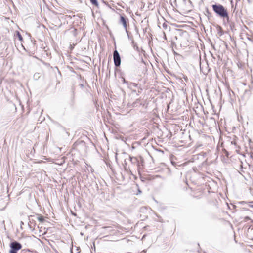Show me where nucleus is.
<instances>
[{
    "instance_id": "nucleus-1",
    "label": "nucleus",
    "mask_w": 253,
    "mask_h": 253,
    "mask_svg": "<svg viewBox=\"0 0 253 253\" xmlns=\"http://www.w3.org/2000/svg\"><path fill=\"white\" fill-rule=\"evenodd\" d=\"M212 8L213 11L220 17L223 18L225 17L227 20H229V17L228 14V12L222 5L220 4H214L212 5Z\"/></svg>"
},
{
    "instance_id": "nucleus-2",
    "label": "nucleus",
    "mask_w": 253,
    "mask_h": 253,
    "mask_svg": "<svg viewBox=\"0 0 253 253\" xmlns=\"http://www.w3.org/2000/svg\"><path fill=\"white\" fill-rule=\"evenodd\" d=\"M113 60L115 66H120L121 64V58L119 52L116 50H115L113 52Z\"/></svg>"
},
{
    "instance_id": "nucleus-3",
    "label": "nucleus",
    "mask_w": 253,
    "mask_h": 253,
    "mask_svg": "<svg viewBox=\"0 0 253 253\" xmlns=\"http://www.w3.org/2000/svg\"><path fill=\"white\" fill-rule=\"evenodd\" d=\"M10 248L11 249L18 251L21 249L22 245L19 243L14 241L10 244Z\"/></svg>"
},
{
    "instance_id": "nucleus-4",
    "label": "nucleus",
    "mask_w": 253,
    "mask_h": 253,
    "mask_svg": "<svg viewBox=\"0 0 253 253\" xmlns=\"http://www.w3.org/2000/svg\"><path fill=\"white\" fill-rule=\"evenodd\" d=\"M121 22L122 23L124 27L126 29V21L125 17L121 16Z\"/></svg>"
},
{
    "instance_id": "nucleus-5",
    "label": "nucleus",
    "mask_w": 253,
    "mask_h": 253,
    "mask_svg": "<svg viewBox=\"0 0 253 253\" xmlns=\"http://www.w3.org/2000/svg\"><path fill=\"white\" fill-rule=\"evenodd\" d=\"M137 84L134 83H129L127 84L128 87L132 88V87H136L137 86Z\"/></svg>"
},
{
    "instance_id": "nucleus-6",
    "label": "nucleus",
    "mask_w": 253,
    "mask_h": 253,
    "mask_svg": "<svg viewBox=\"0 0 253 253\" xmlns=\"http://www.w3.org/2000/svg\"><path fill=\"white\" fill-rule=\"evenodd\" d=\"M90 2L96 7H98V3L97 0H90Z\"/></svg>"
},
{
    "instance_id": "nucleus-7",
    "label": "nucleus",
    "mask_w": 253,
    "mask_h": 253,
    "mask_svg": "<svg viewBox=\"0 0 253 253\" xmlns=\"http://www.w3.org/2000/svg\"><path fill=\"white\" fill-rule=\"evenodd\" d=\"M140 100L139 99H136V100L133 102L132 104V107H135L138 106V104L139 103Z\"/></svg>"
},
{
    "instance_id": "nucleus-8",
    "label": "nucleus",
    "mask_w": 253,
    "mask_h": 253,
    "mask_svg": "<svg viewBox=\"0 0 253 253\" xmlns=\"http://www.w3.org/2000/svg\"><path fill=\"white\" fill-rule=\"evenodd\" d=\"M38 220H39V221H40L41 222H43V221H44V219L43 217V216H39V217L38 218Z\"/></svg>"
},
{
    "instance_id": "nucleus-9",
    "label": "nucleus",
    "mask_w": 253,
    "mask_h": 253,
    "mask_svg": "<svg viewBox=\"0 0 253 253\" xmlns=\"http://www.w3.org/2000/svg\"><path fill=\"white\" fill-rule=\"evenodd\" d=\"M122 81H123V83H124V84H126L127 85L128 84V82L126 81V80L125 79V78H122Z\"/></svg>"
},
{
    "instance_id": "nucleus-10",
    "label": "nucleus",
    "mask_w": 253,
    "mask_h": 253,
    "mask_svg": "<svg viewBox=\"0 0 253 253\" xmlns=\"http://www.w3.org/2000/svg\"><path fill=\"white\" fill-rule=\"evenodd\" d=\"M18 38L20 40H22V37L21 36V35H20V34L19 33V32H18Z\"/></svg>"
},
{
    "instance_id": "nucleus-11",
    "label": "nucleus",
    "mask_w": 253,
    "mask_h": 253,
    "mask_svg": "<svg viewBox=\"0 0 253 253\" xmlns=\"http://www.w3.org/2000/svg\"><path fill=\"white\" fill-rule=\"evenodd\" d=\"M10 253H17V251L11 249Z\"/></svg>"
},
{
    "instance_id": "nucleus-12",
    "label": "nucleus",
    "mask_w": 253,
    "mask_h": 253,
    "mask_svg": "<svg viewBox=\"0 0 253 253\" xmlns=\"http://www.w3.org/2000/svg\"><path fill=\"white\" fill-rule=\"evenodd\" d=\"M250 217H249L248 216L245 217L246 221H247V220H250Z\"/></svg>"
},
{
    "instance_id": "nucleus-13",
    "label": "nucleus",
    "mask_w": 253,
    "mask_h": 253,
    "mask_svg": "<svg viewBox=\"0 0 253 253\" xmlns=\"http://www.w3.org/2000/svg\"><path fill=\"white\" fill-rule=\"evenodd\" d=\"M249 206L251 208H253V205H252V204H250L249 205Z\"/></svg>"
},
{
    "instance_id": "nucleus-14",
    "label": "nucleus",
    "mask_w": 253,
    "mask_h": 253,
    "mask_svg": "<svg viewBox=\"0 0 253 253\" xmlns=\"http://www.w3.org/2000/svg\"><path fill=\"white\" fill-rule=\"evenodd\" d=\"M250 203H253V201H251L250 202Z\"/></svg>"
},
{
    "instance_id": "nucleus-15",
    "label": "nucleus",
    "mask_w": 253,
    "mask_h": 253,
    "mask_svg": "<svg viewBox=\"0 0 253 253\" xmlns=\"http://www.w3.org/2000/svg\"><path fill=\"white\" fill-rule=\"evenodd\" d=\"M236 1H240V0H236Z\"/></svg>"
}]
</instances>
